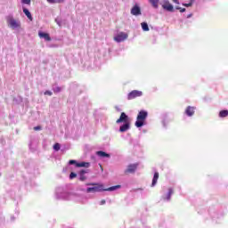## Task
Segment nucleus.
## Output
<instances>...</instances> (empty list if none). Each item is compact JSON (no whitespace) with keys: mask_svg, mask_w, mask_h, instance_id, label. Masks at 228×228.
<instances>
[{"mask_svg":"<svg viewBox=\"0 0 228 228\" xmlns=\"http://www.w3.org/2000/svg\"><path fill=\"white\" fill-rule=\"evenodd\" d=\"M54 92H61V88L56 87V89L54 90Z\"/></svg>","mask_w":228,"mask_h":228,"instance_id":"33","label":"nucleus"},{"mask_svg":"<svg viewBox=\"0 0 228 228\" xmlns=\"http://www.w3.org/2000/svg\"><path fill=\"white\" fill-rule=\"evenodd\" d=\"M96 154H97V156H100V158H110V154H108L102 151H97Z\"/></svg>","mask_w":228,"mask_h":228,"instance_id":"16","label":"nucleus"},{"mask_svg":"<svg viewBox=\"0 0 228 228\" xmlns=\"http://www.w3.org/2000/svg\"><path fill=\"white\" fill-rule=\"evenodd\" d=\"M147 117H149V112H147V110H140L134 124L135 127H142V126H145V120H147Z\"/></svg>","mask_w":228,"mask_h":228,"instance_id":"2","label":"nucleus"},{"mask_svg":"<svg viewBox=\"0 0 228 228\" xmlns=\"http://www.w3.org/2000/svg\"><path fill=\"white\" fill-rule=\"evenodd\" d=\"M38 36L40 37V38H45L46 42H51V36H49L48 33L39 32Z\"/></svg>","mask_w":228,"mask_h":228,"instance_id":"12","label":"nucleus"},{"mask_svg":"<svg viewBox=\"0 0 228 228\" xmlns=\"http://www.w3.org/2000/svg\"><path fill=\"white\" fill-rule=\"evenodd\" d=\"M128 117L126 115L125 112H122L119 118L117 119L116 124H121V122H127Z\"/></svg>","mask_w":228,"mask_h":228,"instance_id":"10","label":"nucleus"},{"mask_svg":"<svg viewBox=\"0 0 228 228\" xmlns=\"http://www.w3.org/2000/svg\"><path fill=\"white\" fill-rule=\"evenodd\" d=\"M159 173L155 172V173H154V175H153L151 186H156V184L158 183V180H159Z\"/></svg>","mask_w":228,"mask_h":228,"instance_id":"13","label":"nucleus"},{"mask_svg":"<svg viewBox=\"0 0 228 228\" xmlns=\"http://www.w3.org/2000/svg\"><path fill=\"white\" fill-rule=\"evenodd\" d=\"M104 204H106V200H102L100 205L104 206Z\"/></svg>","mask_w":228,"mask_h":228,"instance_id":"32","label":"nucleus"},{"mask_svg":"<svg viewBox=\"0 0 228 228\" xmlns=\"http://www.w3.org/2000/svg\"><path fill=\"white\" fill-rule=\"evenodd\" d=\"M190 3H191L193 4V3H195V0H191Z\"/></svg>","mask_w":228,"mask_h":228,"instance_id":"35","label":"nucleus"},{"mask_svg":"<svg viewBox=\"0 0 228 228\" xmlns=\"http://www.w3.org/2000/svg\"><path fill=\"white\" fill-rule=\"evenodd\" d=\"M176 10H180L181 13H184V12H186V9L185 8H181L179 6H176L175 7Z\"/></svg>","mask_w":228,"mask_h":228,"instance_id":"23","label":"nucleus"},{"mask_svg":"<svg viewBox=\"0 0 228 228\" xmlns=\"http://www.w3.org/2000/svg\"><path fill=\"white\" fill-rule=\"evenodd\" d=\"M86 176H85V175H80V181H86Z\"/></svg>","mask_w":228,"mask_h":228,"instance_id":"29","label":"nucleus"},{"mask_svg":"<svg viewBox=\"0 0 228 228\" xmlns=\"http://www.w3.org/2000/svg\"><path fill=\"white\" fill-rule=\"evenodd\" d=\"M150 3L153 8H158V4H159V0H150Z\"/></svg>","mask_w":228,"mask_h":228,"instance_id":"18","label":"nucleus"},{"mask_svg":"<svg viewBox=\"0 0 228 228\" xmlns=\"http://www.w3.org/2000/svg\"><path fill=\"white\" fill-rule=\"evenodd\" d=\"M7 23L10 28H12V29H17V28H20V23L17 21V20L13 19L12 16L7 17Z\"/></svg>","mask_w":228,"mask_h":228,"instance_id":"3","label":"nucleus"},{"mask_svg":"<svg viewBox=\"0 0 228 228\" xmlns=\"http://www.w3.org/2000/svg\"><path fill=\"white\" fill-rule=\"evenodd\" d=\"M50 4L63 3V0H47Z\"/></svg>","mask_w":228,"mask_h":228,"instance_id":"21","label":"nucleus"},{"mask_svg":"<svg viewBox=\"0 0 228 228\" xmlns=\"http://www.w3.org/2000/svg\"><path fill=\"white\" fill-rule=\"evenodd\" d=\"M60 149H61L60 143L56 142L53 145V150L58 151H60Z\"/></svg>","mask_w":228,"mask_h":228,"instance_id":"22","label":"nucleus"},{"mask_svg":"<svg viewBox=\"0 0 228 228\" xmlns=\"http://www.w3.org/2000/svg\"><path fill=\"white\" fill-rule=\"evenodd\" d=\"M143 93L142 91L134 90L130 92L127 95L128 101H133V99H136V97H142Z\"/></svg>","mask_w":228,"mask_h":228,"instance_id":"4","label":"nucleus"},{"mask_svg":"<svg viewBox=\"0 0 228 228\" xmlns=\"http://www.w3.org/2000/svg\"><path fill=\"white\" fill-rule=\"evenodd\" d=\"M190 17H191V14H189V15L187 16V19H190Z\"/></svg>","mask_w":228,"mask_h":228,"instance_id":"36","label":"nucleus"},{"mask_svg":"<svg viewBox=\"0 0 228 228\" xmlns=\"http://www.w3.org/2000/svg\"><path fill=\"white\" fill-rule=\"evenodd\" d=\"M141 26L143 31H149V25L147 24V22L141 23Z\"/></svg>","mask_w":228,"mask_h":228,"instance_id":"19","label":"nucleus"},{"mask_svg":"<svg viewBox=\"0 0 228 228\" xmlns=\"http://www.w3.org/2000/svg\"><path fill=\"white\" fill-rule=\"evenodd\" d=\"M87 186H94V187H88L86 189L87 193H92V192L97 193L99 191H115V190H118V188L121 187L120 185H116V186L104 189V185L102 183H87Z\"/></svg>","mask_w":228,"mask_h":228,"instance_id":"1","label":"nucleus"},{"mask_svg":"<svg viewBox=\"0 0 228 228\" xmlns=\"http://www.w3.org/2000/svg\"><path fill=\"white\" fill-rule=\"evenodd\" d=\"M88 171L87 170H85V169H82L79 173L80 175H85V174H86Z\"/></svg>","mask_w":228,"mask_h":228,"instance_id":"28","label":"nucleus"},{"mask_svg":"<svg viewBox=\"0 0 228 228\" xmlns=\"http://www.w3.org/2000/svg\"><path fill=\"white\" fill-rule=\"evenodd\" d=\"M172 195H174V190L169 189L168 193H167V200H170V198L172 197Z\"/></svg>","mask_w":228,"mask_h":228,"instance_id":"20","label":"nucleus"},{"mask_svg":"<svg viewBox=\"0 0 228 228\" xmlns=\"http://www.w3.org/2000/svg\"><path fill=\"white\" fill-rule=\"evenodd\" d=\"M138 168V163L128 165L127 168L125 170V174H134Z\"/></svg>","mask_w":228,"mask_h":228,"instance_id":"5","label":"nucleus"},{"mask_svg":"<svg viewBox=\"0 0 228 228\" xmlns=\"http://www.w3.org/2000/svg\"><path fill=\"white\" fill-rule=\"evenodd\" d=\"M70 165H77V162H76V160H69V162Z\"/></svg>","mask_w":228,"mask_h":228,"instance_id":"31","label":"nucleus"},{"mask_svg":"<svg viewBox=\"0 0 228 228\" xmlns=\"http://www.w3.org/2000/svg\"><path fill=\"white\" fill-rule=\"evenodd\" d=\"M131 14L132 15H142V9H140V6L138 5H134L132 9H131Z\"/></svg>","mask_w":228,"mask_h":228,"instance_id":"8","label":"nucleus"},{"mask_svg":"<svg viewBox=\"0 0 228 228\" xmlns=\"http://www.w3.org/2000/svg\"><path fill=\"white\" fill-rule=\"evenodd\" d=\"M219 117L221 118H225V117H228V110H221L219 112Z\"/></svg>","mask_w":228,"mask_h":228,"instance_id":"17","label":"nucleus"},{"mask_svg":"<svg viewBox=\"0 0 228 228\" xmlns=\"http://www.w3.org/2000/svg\"><path fill=\"white\" fill-rule=\"evenodd\" d=\"M42 130V126H37L34 127V131H41Z\"/></svg>","mask_w":228,"mask_h":228,"instance_id":"27","label":"nucleus"},{"mask_svg":"<svg viewBox=\"0 0 228 228\" xmlns=\"http://www.w3.org/2000/svg\"><path fill=\"white\" fill-rule=\"evenodd\" d=\"M192 3L190 2L189 4H183V6H186V8H190V6H192Z\"/></svg>","mask_w":228,"mask_h":228,"instance_id":"26","label":"nucleus"},{"mask_svg":"<svg viewBox=\"0 0 228 228\" xmlns=\"http://www.w3.org/2000/svg\"><path fill=\"white\" fill-rule=\"evenodd\" d=\"M127 37H128L127 33L120 32L114 37V40L115 42H124V40H127Z\"/></svg>","mask_w":228,"mask_h":228,"instance_id":"6","label":"nucleus"},{"mask_svg":"<svg viewBox=\"0 0 228 228\" xmlns=\"http://www.w3.org/2000/svg\"><path fill=\"white\" fill-rule=\"evenodd\" d=\"M45 95H53V92L51 91H45Z\"/></svg>","mask_w":228,"mask_h":228,"instance_id":"30","label":"nucleus"},{"mask_svg":"<svg viewBox=\"0 0 228 228\" xmlns=\"http://www.w3.org/2000/svg\"><path fill=\"white\" fill-rule=\"evenodd\" d=\"M23 13H25L28 20H33V16L31 15L29 10L23 8Z\"/></svg>","mask_w":228,"mask_h":228,"instance_id":"14","label":"nucleus"},{"mask_svg":"<svg viewBox=\"0 0 228 228\" xmlns=\"http://www.w3.org/2000/svg\"><path fill=\"white\" fill-rule=\"evenodd\" d=\"M23 4H31V0H21Z\"/></svg>","mask_w":228,"mask_h":228,"instance_id":"25","label":"nucleus"},{"mask_svg":"<svg viewBox=\"0 0 228 228\" xmlns=\"http://www.w3.org/2000/svg\"><path fill=\"white\" fill-rule=\"evenodd\" d=\"M74 177H77V175L74 172H71L69 175V179H74Z\"/></svg>","mask_w":228,"mask_h":228,"instance_id":"24","label":"nucleus"},{"mask_svg":"<svg viewBox=\"0 0 228 228\" xmlns=\"http://www.w3.org/2000/svg\"><path fill=\"white\" fill-rule=\"evenodd\" d=\"M185 115L187 117H193L195 115V107L188 106L185 110Z\"/></svg>","mask_w":228,"mask_h":228,"instance_id":"9","label":"nucleus"},{"mask_svg":"<svg viewBox=\"0 0 228 228\" xmlns=\"http://www.w3.org/2000/svg\"><path fill=\"white\" fill-rule=\"evenodd\" d=\"M162 8L164 10H167V12H174V5H172V4H170V1H168V0L163 1Z\"/></svg>","mask_w":228,"mask_h":228,"instance_id":"7","label":"nucleus"},{"mask_svg":"<svg viewBox=\"0 0 228 228\" xmlns=\"http://www.w3.org/2000/svg\"><path fill=\"white\" fill-rule=\"evenodd\" d=\"M131 127V125L129 122L125 123L119 127L120 133H126V131H129V128Z\"/></svg>","mask_w":228,"mask_h":228,"instance_id":"11","label":"nucleus"},{"mask_svg":"<svg viewBox=\"0 0 228 228\" xmlns=\"http://www.w3.org/2000/svg\"><path fill=\"white\" fill-rule=\"evenodd\" d=\"M173 3H175V4H179V0H172Z\"/></svg>","mask_w":228,"mask_h":228,"instance_id":"34","label":"nucleus"},{"mask_svg":"<svg viewBox=\"0 0 228 228\" xmlns=\"http://www.w3.org/2000/svg\"><path fill=\"white\" fill-rule=\"evenodd\" d=\"M76 167H85V168H88V167H90V163L88 162H80V163H77Z\"/></svg>","mask_w":228,"mask_h":228,"instance_id":"15","label":"nucleus"}]
</instances>
